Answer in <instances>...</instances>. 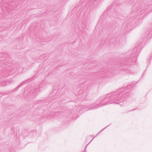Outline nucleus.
<instances>
[{
    "label": "nucleus",
    "instance_id": "nucleus-13",
    "mask_svg": "<svg viewBox=\"0 0 152 152\" xmlns=\"http://www.w3.org/2000/svg\"><path fill=\"white\" fill-rule=\"evenodd\" d=\"M42 102L41 100H39L36 101L37 104H39V103H41Z\"/></svg>",
    "mask_w": 152,
    "mask_h": 152
},
{
    "label": "nucleus",
    "instance_id": "nucleus-4",
    "mask_svg": "<svg viewBox=\"0 0 152 152\" xmlns=\"http://www.w3.org/2000/svg\"><path fill=\"white\" fill-rule=\"evenodd\" d=\"M46 86V84L45 82L43 81L38 86L34 87L31 91L30 94L32 96L37 95L39 93V92L44 89Z\"/></svg>",
    "mask_w": 152,
    "mask_h": 152
},
{
    "label": "nucleus",
    "instance_id": "nucleus-8",
    "mask_svg": "<svg viewBox=\"0 0 152 152\" xmlns=\"http://www.w3.org/2000/svg\"><path fill=\"white\" fill-rule=\"evenodd\" d=\"M114 4V3H113L110 6H109L107 9L103 13L102 15L101 16V17H104V16L106 15L107 14L110 10H111L112 9L114 8L113 5Z\"/></svg>",
    "mask_w": 152,
    "mask_h": 152
},
{
    "label": "nucleus",
    "instance_id": "nucleus-6",
    "mask_svg": "<svg viewBox=\"0 0 152 152\" xmlns=\"http://www.w3.org/2000/svg\"><path fill=\"white\" fill-rule=\"evenodd\" d=\"M61 114V113L60 112H52L50 113H48L47 114V118H52L53 117L54 118L60 117V115Z\"/></svg>",
    "mask_w": 152,
    "mask_h": 152
},
{
    "label": "nucleus",
    "instance_id": "nucleus-5",
    "mask_svg": "<svg viewBox=\"0 0 152 152\" xmlns=\"http://www.w3.org/2000/svg\"><path fill=\"white\" fill-rule=\"evenodd\" d=\"M87 86H84V88L87 89L86 90L83 91V90H79L78 89V96H79V98H82L83 99L85 98L87 96V91L88 89V88H87Z\"/></svg>",
    "mask_w": 152,
    "mask_h": 152
},
{
    "label": "nucleus",
    "instance_id": "nucleus-7",
    "mask_svg": "<svg viewBox=\"0 0 152 152\" xmlns=\"http://www.w3.org/2000/svg\"><path fill=\"white\" fill-rule=\"evenodd\" d=\"M78 112L79 110L77 109V107H75L73 110L71 111V113L69 115L70 117L75 118V115H77Z\"/></svg>",
    "mask_w": 152,
    "mask_h": 152
},
{
    "label": "nucleus",
    "instance_id": "nucleus-18",
    "mask_svg": "<svg viewBox=\"0 0 152 152\" xmlns=\"http://www.w3.org/2000/svg\"><path fill=\"white\" fill-rule=\"evenodd\" d=\"M53 93H55V91H54V90H53Z\"/></svg>",
    "mask_w": 152,
    "mask_h": 152
},
{
    "label": "nucleus",
    "instance_id": "nucleus-2",
    "mask_svg": "<svg viewBox=\"0 0 152 152\" xmlns=\"http://www.w3.org/2000/svg\"><path fill=\"white\" fill-rule=\"evenodd\" d=\"M0 86H3L7 85L8 82L6 80V77L13 74L15 69L7 62L9 60L8 58L4 56L2 53L0 54Z\"/></svg>",
    "mask_w": 152,
    "mask_h": 152
},
{
    "label": "nucleus",
    "instance_id": "nucleus-9",
    "mask_svg": "<svg viewBox=\"0 0 152 152\" xmlns=\"http://www.w3.org/2000/svg\"><path fill=\"white\" fill-rule=\"evenodd\" d=\"M27 81L28 80H26L22 82V83H20L16 88H15L13 89V91H17L18 90V89L21 86L26 84L27 83Z\"/></svg>",
    "mask_w": 152,
    "mask_h": 152
},
{
    "label": "nucleus",
    "instance_id": "nucleus-1",
    "mask_svg": "<svg viewBox=\"0 0 152 152\" xmlns=\"http://www.w3.org/2000/svg\"><path fill=\"white\" fill-rule=\"evenodd\" d=\"M134 83H131L126 87L119 89L117 91L112 92L106 96L100 97L93 104L94 107L88 110L94 109L111 103L119 104L121 106H123L126 103L127 99L130 96L131 94L129 91L132 90L135 86Z\"/></svg>",
    "mask_w": 152,
    "mask_h": 152
},
{
    "label": "nucleus",
    "instance_id": "nucleus-11",
    "mask_svg": "<svg viewBox=\"0 0 152 152\" xmlns=\"http://www.w3.org/2000/svg\"><path fill=\"white\" fill-rule=\"evenodd\" d=\"M116 13H114L113 14V16L114 18H118L117 15H116Z\"/></svg>",
    "mask_w": 152,
    "mask_h": 152
},
{
    "label": "nucleus",
    "instance_id": "nucleus-19",
    "mask_svg": "<svg viewBox=\"0 0 152 152\" xmlns=\"http://www.w3.org/2000/svg\"><path fill=\"white\" fill-rule=\"evenodd\" d=\"M107 126H107L105 128H106V127H107Z\"/></svg>",
    "mask_w": 152,
    "mask_h": 152
},
{
    "label": "nucleus",
    "instance_id": "nucleus-16",
    "mask_svg": "<svg viewBox=\"0 0 152 152\" xmlns=\"http://www.w3.org/2000/svg\"><path fill=\"white\" fill-rule=\"evenodd\" d=\"M105 128H104V129H102V130H101V131H100V132H102V131L104 129H105Z\"/></svg>",
    "mask_w": 152,
    "mask_h": 152
},
{
    "label": "nucleus",
    "instance_id": "nucleus-20",
    "mask_svg": "<svg viewBox=\"0 0 152 152\" xmlns=\"http://www.w3.org/2000/svg\"><path fill=\"white\" fill-rule=\"evenodd\" d=\"M143 12H142L141 13V14H142V13Z\"/></svg>",
    "mask_w": 152,
    "mask_h": 152
},
{
    "label": "nucleus",
    "instance_id": "nucleus-17",
    "mask_svg": "<svg viewBox=\"0 0 152 152\" xmlns=\"http://www.w3.org/2000/svg\"><path fill=\"white\" fill-rule=\"evenodd\" d=\"M116 4H117V5H119V4H118V3H117L116 2L115 3Z\"/></svg>",
    "mask_w": 152,
    "mask_h": 152
},
{
    "label": "nucleus",
    "instance_id": "nucleus-14",
    "mask_svg": "<svg viewBox=\"0 0 152 152\" xmlns=\"http://www.w3.org/2000/svg\"><path fill=\"white\" fill-rule=\"evenodd\" d=\"M58 94H59V93H58V91H57L56 93V96L58 95Z\"/></svg>",
    "mask_w": 152,
    "mask_h": 152
},
{
    "label": "nucleus",
    "instance_id": "nucleus-10",
    "mask_svg": "<svg viewBox=\"0 0 152 152\" xmlns=\"http://www.w3.org/2000/svg\"><path fill=\"white\" fill-rule=\"evenodd\" d=\"M120 40L121 37H115V39L114 41V44H115L116 45H118L120 44Z\"/></svg>",
    "mask_w": 152,
    "mask_h": 152
},
{
    "label": "nucleus",
    "instance_id": "nucleus-12",
    "mask_svg": "<svg viewBox=\"0 0 152 152\" xmlns=\"http://www.w3.org/2000/svg\"><path fill=\"white\" fill-rule=\"evenodd\" d=\"M93 139V138L91 140V141L89 142V143L86 146V147H85V149H84V151H83V152H86V147L91 142V141Z\"/></svg>",
    "mask_w": 152,
    "mask_h": 152
},
{
    "label": "nucleus",
    "instance_id": "nucleus-15",
    "mask_svg": "<svg viewBox=\"0 0 152 152\" xmlns=\"http://www.w3.org/2000/svg\"><path fill=\"white\" fill-rule=\"evenodd\" d=\"M6 4L8 5H10L9 4L8 2H6Z\"/></svg>",
    "mask_w": 152,
    "mask_h": 152
},
{
    "label": "nucleus",
    "instance_id": "nucleus-3",
    "mask_svg": "<svg viewBox=\"0 0 152 152\" xmlns=\"http://www.w3.org/2000/svg\"><path fill=\"white\" fill-rule=\"evenodd\" d=\"M145 6L143 4H138L137 6H134L132 8V13L133 15L142 12H148L149 13L152 11V4L150 3L148 4V5L145 9H144Z\"/></svg>",
    "mask_w": 152,
    "mask_h": 152
}]
</instances>
